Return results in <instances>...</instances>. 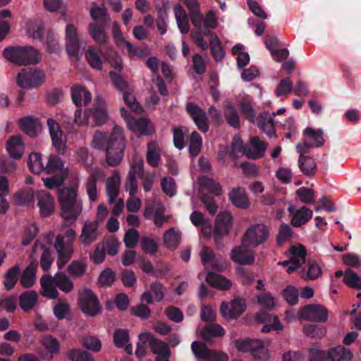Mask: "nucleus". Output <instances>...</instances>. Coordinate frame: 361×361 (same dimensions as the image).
Returning a JSON list of instances; mask_svg holds the SVG:
<instances>
[{"instance_id":"1","label":"nucleus","mask_w":361,"mask_h":361,"mask_svg":"<svg viewBox=\"0 0 361 361\" xmlns=\"http://www.w3.org/2000/svg\"><path fill=\"white\" fill-rule=\"evenodd\" d=\"M94 148L106 152V160L109 166H117L121 161L126 149L123 130L115 126L111 133L96 132L92 140Z\"/></svg>"},{"instance_id":"2","label":"nucleus","mask_w":361,"mask_h":361,"mask_svg":"<svg viewBox=\"0 0 361 361\" xmlns=\"http://www.w3.org/2000/svg\"><path fill=\"white\" fill-rule=\"evenodd\" d=\"M59 202L63 226L68 227L78 219L82 210V202L78 198V186L63 188L59 191Z\"/></svg>"},{"instance_id":"3","label":"nucleus","mask_w":361,"mask_h":361,"mask_svg":"<svg viewBox=\"0 0 361 361\" xmlns=\"http://www.w3.org/2000/svg\"><path fill=\"white\" fill-rule=\"evenodd\" d=\"M3 56L18 66L36 65L42 59L39 51L31 46L8 47L4 49Z\"/></svg>"},{"instance_id":"4","label":"nucleus","mask_w":361,"mask_h":361,"mask_svg":"<svg viewBox=\"0 0 361 361\" xmlns=\"http://www.w3.org/2000/svg\"><path fill=\"white\" fill-rule=\"evenodd\" d=\"M76 238L75 231L70 228L63 235L56 236L54 247L57 252L56 265L59 270L62 269L71 259L73 253V243Z\"/></svg>"},{"instance_id":"5","label":"nucleus","mask_w":361,"mask_h":361,"mask_svg":"<svg viewBox=\"0 0 361 361\" xmlns=\"http://www.w3.org/2000/svg\"><path fill=\"white\" fill-rule=\"evenodd\" d=\"M352 357L350 350L341 345L331 348L329 350L316 348L308 350L309 361H348Z\"/></svg>"},{"instance_id":"6","label":"nucleus","mask_w":361,"mask_h":361,"mask_svg":"<svg viewBox=\"0 0 361 361\" xmlns=\"http://www.w3.org/2000/svg\"><path fill=\"white\" fill-rule=\"evenodd\" d=\"M235 346L240 351L250 352L255 361H267L269 360V351L260 340L249 338L237 340Z\"/></svg>"},{"instance_id":"7","label":"nucleus","mask_w":361,"mask_h":361,"mask_svg":"<svg viewBox=\"0 0 361 361\" xmlns=\"http://www.w3.org/2000/svg\"><path fill=\"white\" fill-rule=\"evenodd\" d=\"M269 236V228L263 224L250 226L244 233L242 243L245 247H257L264 244Z\"/></svg>"},{"instance_id":"8","label":"nucleus","mask_w":361,"mask_h":361,"mask_svg":"<svg viewBox=\"0 0 361 361\" xmlns=\"http://www.w3.org/2000/svg\"><path fill=\"white\" fill-rule=\"evenodd\" d=\"M45 75L41 70L27 68L19 72L17 75V85L22 88H35L43 84Z\"/></svg>"},{"instance_id":"9","label":"nucleus","mask_w":361,"mask_h":361,"mask_svg":"<svg viewBox=\"0 0 361 361\" xmlns=\"http://www.w3.org/2000/svg\"><path fill=\"white\" fill-rule=\"evenodd\" d=\"M78 303L81 311L87 316L94 317L101 312L98 298L90 289L85 288L79 293Z\"/></svg>"},{"instance_id":"10","label":"nucleus","mask_w":361,"mask_h":361,"mask_svg":"<svg viewBox=\"0 0 361 361\" xmlns=\"http://www.w3.org/2000/svg\"><path fill=\"white\" fill-rule=\"evenodd\" d=\"M247 304L244 299L235 298L231 304L222 302L219 311L221 316L226 319H237L245 311Z\"/></svg>"},{"instance_id":"11","label":"nucleus","mask_w":361,"mask_h":361,"mask_svg":"<svg viewBox=\"0 0 361 361\" xmlns=\"http://www.w3.org/2000/svg\"><path fill=\"white\" fill-rule=\"evenodd\" d=\"M186 111L201 132L207 133L209 130V121L204 110L196 104L188 103Z\"/></svg>"},{"instance_id":"12","label":"nucleus","mask_w":361,"mask_h":361,"mask_svg":"<svg viewBox=\"0 0 361 361\" xmlns=\"http://www.w3.org/2000/svg\"><path fill=\"white\" fill-rule=\"evenodd\" d=\"M301 317L303 319L326 322L328 320V310L320 305H308L301 310Z\"/></svg>"},{"instance_id":"13","label":"nucleus","mask_w":361,"mask_h":361,"mask_svg":"<svg viewBox=\"0 0 361 361\" xmlns=\"http://www.w3.org/2000/svg\"><path fill=\"white\" fill-rule=\"evenodd\" d=\"M66 49L69 56L77 58L80 51V44L78 37L77 30L73 24H68L66 27Z\"/></svg>"},{"instance_id":"14","label":"nucleus","mask_w":361,"mask_h":361,"mask_svg":"<svg viewBox=\"0 0 361 361\" xmlns=\"http://www.w3.org/2000/svg\"><path fill=\"white\" fill-rule=\"evenodd\" d=\"M200 257L202 264L209 265L211 269L218 271H223L226 269V264L221 257H216L214 252L209 247L203 245Z\"/></svg>"},{"instance_id":"15","label":"nucleus","mask_w":361,"mask_h":361,"mask_svg":"<svg viewBox=\"0 0 361 361\" xmlns=\"http://www.w3.org/2000/svg\"><path fill=\"white\" fill-rule=\"evenodd\" d=\"M105 178L104 172L99 169H92L89 177L85 183V188L87 195L91 201H95L97 199V181L102 180Z\"/></svg>"},{"instance_id":"16","label":"nucleus","mask_w":361,"mask_h":361,"mask_svg":"<svg viewBox=\"0 0 361 361\" xmlns=\"http://www.w3.org/2000/svg\"><path fill=\"white\" fill-rule=\"evenodd\" d=\"M37 268V260L32 259L23 271L20 278V283L23 288H30L35 284L37 281L36 273Z\"/></svg>"},{"instance_id":"17","label":"nucleus","mask_w":361,"mask_h":361,"mask_svg":"<svg viewBox=\"0 0 361 361\" xmlns=\"http://www.w3.org/2000/svg\"><path fill=\"white\" fill-rule=\"evenodd\" d=\"M230 257L233 262L240 265H251L255 262L253 252L240 246L234 247L231 252Z\"/></svg>"},{"instance_id":"18","label":"nucleus","mask_w":361,"mask_h":361,"mask_svg":"<svg viewBox=\"0 0 361 361\" xmlns=\"http://www.w3.org/2000/svg\"><path fill=\"white\" fill-rule=\"evenodd\" d=\"M128 128L142 135H150L154 133L153 126L145 118H131L128 121Z\"/></svg>"},{"instance_id":"19","label":"nucleus","mask_w":361,"mask_h":361,"mask_svg":"<svg viewBox=\"0 0 361 361\" xmlns=\"http://www.w3.org/2000/svg\"><path fill=\"white\" fill-rule=\"evenodd\" d=\"M228 199L235 207L241 209H246L250 205L247 193L242 188H233L228 194Z\"/></svg>"},{"instance_id":"20","label":"nucleus","mask_w":361,"mask_h":361,"mask_svg":"<svg viewBox=\"0 0 361 361\" xmlns=\"http://www.w3.org/2000/svg\"><path fill=\"white\" fill-rule=\"evenodd\" d=\"M71 98L77 106H85L90 102L92 94L85 87L75 85L71 87Z\"/></svg>"},{"instance_id":"21","label":"nucleus","mask_w":361,"mask_h":361,"mask_svg":"<svg viewBox=\"0 0 361 361\" xmlns=\"http://www.w3.org/2000/svg\"><path fill=\"white\" fill-rule=\"evenodd\" d=\"M42 290L40 294L48 299H56L59 293L57 290L56 285L51 275H44L40 279Z\"/></svg>"},{"instance_id":"22","label":"nucleus","mask_w":361,"mask_h":361,"mask_svg":"<svg viewBox=\"0 0 361 361\" xmlns=\"http://www.w3.org/2000/svg\"><path fill=\"white\" fill-rule=\"evenodd\" d=\"M98 235V223L96 221L85 222L79 240L82 244L89 245L94 242Z\"/></svg>"},{"instance_id":"23","label":"nucleus","mask_w":361,"mask_h":361,"mask_svg":"<svg viewBox=\"0 0 361 361\" xmlns=\"http://www.w3.org/2000/svg\"><path fill=\"white\" fill-rule=\"evenodd\" d=\"M232 225V216L228 212L219 213L215 220L214 233L223 235L228 234Z\"/></svg>"},{"instance_id":"24","label":"nucleus","mask_w":361,"mask_h":361,"mask_svg":"<svg viewBox=\"0 0 361 361\" xmlns=\"http://www.w3.org/2000/svg\"><path fill=\"white\" fill-rule=\"evenodd\" d=\"M47 126L49 128L50 136L51 138L52 144L58 152L63 148L64 142L62 138V131L60 129L58 123L52 119L49 118L47 120Z\"/></svg>"},{"instance_id":"25","label":"nucleus","mask_w":361,"mask_h":361,"mask_svg":"<svg viewBox=\"0 0 361 361\" xmlns=\"http://www.w3.org/2000/svg\"><path fill=\"white\" fill-rule=\"evenodd\" d=\"M6 150L11 157L20 159L24 152V145L20 136H11L6 145Z\"/></svg>"},{"instance_id":"26","label":"nucleus","mask_w":361,"mask_h":361,"mask_svg":"<svg viewBox=\"0 0 361 361\" xmlns=\"http://www.w3.org/2000/svg\"><path fill=\"white\" fill-rule=\"evenodd\" d=\"M85 118L89 123L101 126L107 120V112L102 107L88 109L85 110Z\"/></svg>"},{"instance_id":"27","label":"nucleus","mask_w":361,"mask_h":361,"mask_svg":"<svg viewBox=\"0 0 361 361\" xmlns=\"http://www.w3.org/2000/svg\"><path fill=\"white\" fill-rule=\"evenodd\" d=\"M38 207L41 215L44 217L50 216L54 211V200L49 193H41L38 195Z\"/></svg>"},{"instance_id":"28","label":"nucleus","mask_w":361,"mask_h":361,"mask_svg":"<svg viewBox=\"0 0 361 361\" xmlns=\"http://www.w3.org/2000/svg\"><path fill=\"white\" fill-rule=\"evenodd\" d=\"M121 176L118 171H114L112 176L106 180V192L109 203L115 202L119 191Z\"/></svg>"},{"instance_id":"29","label":"nucleus","mask_w":361,"mask_h":361,"mask_svg":"<svg viewBox=\"0 0 361 361\" xmlns=\"http://www.w3.org/2000/svg\"><path fill=\"white\" fill-rule=\"evenodd\" d=\"M37 302V292L30 290L22 293L19 297V305L25 312L32 310Z\"/></svg>"},{"instance_id":"30","label":"nucleus","mask_w":361,"mask_h":361,"mask_svg":"<svg viewBox=\"0 0 361 361\" xmlns=\"http://www.w3.org/2000/svg\"><path fill=\"white\" fill-rule=\"evenodd\" d=\"M52 278L57 288L65 293H71L74 288L73 282L70 277L62 271L56 272Z\"/></svg>"},{"instance_id":"31","label":"nucleus","mask_w":361,"mask_h":361,"mask_svg":"<svg viewBox=\"0 0 361 361\" xmlns=\"http://www.w3.org/2000/svg\"><path fill=\"white\" fill-rule=\"evenodd\" d=\"M312 211L306 207L296 210L293 214L290 224L294 227H300L312 218Z\"/></svg>"},{"instance_id":"32","label":"nucleus","mask_w":361,"mask_h":361,"mask_svg":"<svg viewBox=\"0 0 361 361\" xmlns=\"http://www.w3.org/2000/svg\"><path fill=\"white\" fill-rule=\"evenodd\" d=\"M20 274L18 264L9 268L4 276V286L7 290H12L18 283Z\"/></svg>"},{"instance_id":"33","label":"nucleus","mask_w":361,"mask_h":361,"mask_svg":"<svg viewBox=\"0 0 361 361\" xmlns=\"http://www.w3.org/2000/svg\"><path fill=\"white\" fill-rule=\"evenodd\" d=\"M109 24L90 23L89 25V31L94 40L101 45L106 44L107 36L105 33V29Z\"/></svg>"},{"instance_id":"34","label":"nucleus","mask_w":361,"mask_h":361,"mask_svg":"<svg viewBox=\"0 0 361 361\" xmlns=\"http://www.w3.org/2000/svg\"><path fill=\"white\" fill-rule=\"evenodd\" d=\"M298 167L301 172L306 176H312L317 172V164L312 157L307 155H301L298 159Z\"/></svg>"},{"instance_id":"35","label":"nucleus","mask_w":361,"mask_h":361,"mask_svg":"<svg viewBox=\"0 0 361 361\" xmlns=\"http://www.w3.org/2000/svg\"><path fill=\"white\" fill-rule=\"evenodd\" d=\"M27 166L31 172L35 174H39L42 172H46V163L44 162L42 155L39 153L32 152L27 160Z\"/></svg>"},{"instance_id":"36","label":"nucleus","mask_w":361,"mask_h":361,"mask_svg":"<svg viewBox=\"0 0 361 361\" xmlns=\"http://www.w3.org/2000/svg\"><path fill=\"white\" fill-rule=\"evenodd\" d=\"M206 281L212 286L221 290H228L231 286V282L228 279L214 272H209Z\"/></svg>"},{"instance_id":"37","label":"nucleus","mask_w":361,"mask_h":361,"mask_svg":"<svg viewBox=\"0 0 361 361\" xmlns=\"http://www.w3.org/2000/svg\"><path fill=\"white\" fill-rule=\"evenodd\" d=\"M20 129L30 137H35L37 135V120L31 116H25L18 121Z\"/></svg>"},{"instance_id":"38","label":"nucleus","mask_w":361,"mask_h":361,"mask_svg":"<svg viewBox=\"0 0 361 361\" xmlns=\"http://www.w3.org/2000/svg\"><path fill=\"white\" fill-rule=\"evenodd\" d=\"M224 117L227 123L231 127L236 129L240 128V116L233 104L227 102L225 104Z\"/></svg>"},{"instance_id":"39","label":"nucleus","mask_w":361,"mask_h":361,"mask_svg":"<svg viewBox=\"0 0 361 361\" xmlns=\"http://www.w3.org/2000/svg\"><path fill=\"white\" fill-rule=\"evenodd\" d=\"M252 147L254 149V152L251 149H248L247 157L252 159H256L262 157L264 155L267 145L261 141L258 137H253L250 140Z\"/></svg>"},{"instance_id":"40","label":"nucleus","mask_w":361,"mask_h":361,"mask_svg":"<svg viewBox=\"0 0 361 361\" xmlns=\"http://www.w3.org/2000/svg\"><path fill=\"white\" fill-rule=\"evenodd\" d=\"M46 159L45 173L63 174V162L59 157L50 155L49 157H46Z\"/></svg>"},{"instance_id":"41","label":"nucleus","mask_w":361,"mask_h":361,"mask_svg":"<svg viewBox=\"0 0 361 361\" xmlns=\"http://www.w3.org/2000/svg\"><path fill=\"white\" fill-rule=\"evenodd\" d=\"M248 149L243 145L240 137L235 135L233 137L229 156L233 159L238 158L243 154H245L247 157Z\"/></svg>"},{"instance_id":"42","label":"nucleus","mask_w":361,"mask_h":361,"mask_svg":"<svg viewBox=\"0 0 361 361\" xmlns=\"http://www.w3.org/2000/svg\"><path fill=\"white\" fill-rule=\"evenodd\" d=\"M181 235L175 228L169 229L164 235V245L170 249H176L180 243Z\"/></svg>"},{"instance_id":"43","label":"nucleus","mask_w":361,"mask_h":361,"mask_svg":"<svg viewBox=\"0 0 361 361\" xmlns=\"http://www.w3.org/2000/svg\"><path fill=\"white\" fill-rule=\"evenodd\" d=\"M146 159L147 163L152 167H157L161 161L159 149L155 142H151L147 145Z\"/></svg>"},{"instance_id":"44","label":"nucleus","mask_w":361,"mask_h":361,"mask_svg":"<svg viewBox=\"0 0 361 361\" xmlns=\"http://www.w3.org/2000/svg\"><path fill=\"white\" fill-rule=\"evenodd\" d=\"M198 183L216 196H219L222 193V188L220 184L208 176H204L199 178Z\"/></svg>"},{"instance_id":"45","label":"nucleus","mask_w":361,"mask_h":361,"mask_svg":"<svg viewBox=\"0 0 361 361\" xmlns=\"http://www.w3.org/2000/svg\"><path fill=\"white\" fill-rule=\"evenodd\" d=\"M202 336L205 341H209L212 338L222 336L225 334L224 328L218 324H213L204 326L202 330Z\"/></svg>"},{"instance_id":"46","label":"nucleus","mask_w":361,"mask_h":361,"mask_svg":"<svg viewBox=\"0 0 361 361\" xmlns=\"http://www.w3.org/2000/svg\"><path fill=\"white\" fill-rule=\"evenodd\" d=\"M90 16L95 21L94 23L109 24L110 18L104 7H99L94 4V6L90 9Z\"/></svg>"},{"instance_id":"47","label":"nucleus","mask_w":361,"mask_h":361,"mask_svg":"<svg viewBox=\"0 0 361 361\" xmlns=\"http://www.w3.org/2000/svg\"><path fill=\"white\" fill-rule=\"evenodd\" d=\"M85 57L92 68L97 71L102 69L103 61L99 53L92 47H88L85 52Z\"/></svg>"},{"instance_id":"48","label":"nucleus","mask_w":361,"mask_h":361,"mask_svg":"<svg viewBox=\"0 0 361 361\" xmlns=\"http://www.w3.org/2000/svg\"><path fill=\"white\" fill-rule=\"evenodd\" d=\"M43 347L53 355H58L60 353V343L58 339L51 335L43 336L42 340Z\"/></svg>"},{"instance_id":"49","label":"nucleus","mask_w":361,"mask_h":361,"mask_svg":"<svg viewBox=\"0 0 361 361\" xmlns=\"http://www.w3.org/2000/svg\"><path fill=\"white\" fill-rule=\"evenodd\" d=\"M303 332L309 337L322 338L325 336L326 330L322 325L313 324L304 325Z\"/></svg>"},{"instance_id":"50","label":"nucleus","mask_w":361,"mask_h":361,"mask_svg":"<svg viewBox=\"0 0 361 361\" xmlns=\"http://www.w3.org/2000/svg\"><path fill=\"white\" fill-rule=\"evenodd\" d=\"M15 204L17 205H28L34 200L32 190H20L13 195Z\"/></svg>"},{"instance_id":"51","label":"nucleus","mask_w":361,"mask_h":361,"mask_svg":"<svg viewBox=\"0 0 361 361\" xmlns=\"http://www.w3.org/2000/svg\"><path fill=\"white\" fill-rule=\"evenodd\" d=\"M304 135L308 137L313 140V147H322L324 143V138L323 137V130L318 129L317 130L312 128H307L304 130Z\"/></svg>"},{"instance_id":"52","label":"nucleus","mask_w":361,"mask_h":361,"mask_svg":"<svg viewBox=\"0 0 361 361\" xmlns=\"http://www.w3.org/2000/svg\"><path fill=\"white\" fill-rule=\"evenodd\" d=\"M202 146V139L197 131H193L190 135L189 153L195 157L198 155Z\"/></svg>"},{"instance_id":"53","label":"nucleus","mask_w":361,"mask_h":361,"mask_svg":"<svg viewBox=\"0 0 361 361\" xmlns=\"http://www.w3.org/2000/svg\"><path fill=\"white\" fill-rule=\"evenodd\" d=\"M343 282L350 288L361 290V276L350 269L345 270Z\"/></svg>"},{"instance_id":"54","label":"nucleus","mask_w":361,"mask_h":361,"mask_svg":"<svg viewBox=\"0 0 361 361\" xmlns=\"http://www.w3.org/2000/svg\"><path fill=\"white\" fill-rule=\"evenodd\" d=\"M295 194L300 200L305 204H312L315 203L314 191L311 188L301 187L295 191Z\"/></svg>"},{"instance_id":"55","label":"nucleus","mask_w":361,"mask_h":361,"mask_svg":"<svg viewBox=\"0 0 361 361\" xmlns=\"http://www.w3.org/2000/svg\"><path fill=\"white\" fill-rule=\"evenodd\" d=\"M210 43L211 54L216 61H221L224 59L225 53L221 46V42L216 35H212Z\"/></svg>"},{"instance_id":"56","label":"nucleus","mask_w":361,"mask_h":361,"mask_svg":"<svg viewBox=\"0 0 361 361\" xmlns=\"http://www.w3.org/2000/svg\"><path fill=\"white\" fill-rule=\"evenodd\" d=\"M150 345L153 353L159 355L158 357H169L171 354L170 350L165 343L159 341H153L150 343Z\"/></svg>"},{"instance_id":"57","label":"nucleus","mask_w":361,"mask_h":361,"mask_svg":"<svg viewBox=\"0 0 361 361\" xmlns=\"http://www.w3.org/2000/svg\"><path fill=\"white\" fill-rule=\"evenodd\" d=\"M115 280L116 274L111 268L104 269L98 278V282L102 286H111Z\"/></svg>"},{"instance_id":"58","label":"nucleus","mask_w":361,"mask_h":361,"mask_svg":"<svg viewBox=\"0 0 361 361\" xmlns=\"http://www.w3.org/2000/svg\"><path fill=\"white\" fill-rule=\"evenodd\" d=\"M140 246L144 252L150 255H155L158 250V245L154 240L147 236L141 237Z\"/></svg>"},{"instance_id":"59","label":"nucleus","mask_w":361,"mask_h":361,"mask_svg":"<svg viewBox=\"0 0 361 361\" xmlns=\"http://www.w3.org/2000/svg\"><path fill=\"white\" fill-rule=\"evenodd\" d=\"M42 249L43 252L40 257L39 264L44 271H48L54 259L49 248L46 247L44 245H42Z\"/></svg>"},{"instance_id":"60","label":"nucleus","mask_w":361,"mask_h":361,"mask_svg":"<svg viewBox=\"0 0 361 361\" xmlns=\"http://www.w3.org/2000/svg\"><path fill=\"white\" fill-rule=\"evenodd\" d=\"M66 179V176L64 174L58 173L51 177L43 178V182L46 188L49 189L58 188L61 186L64 180Z\"/></svg>"},{"instance_id":"61","label":"nucleus","mask_w":361,"mask_h":361,"mask_svg":"<svg viewBox=\"0 0 361 361\" xmlns=\"http://www.w3.org/2000/svg\"><path fill=\"white\" fill-rule=\"evenodd\" d=\"M114 342L117 348H123L129 342L128 331L123 329H118L114 334Z\"/></svg>"},{"instance_id":"62","label":"nucleus","mask_w":361,"mask_h":361,"mask_svg":"<svg viewBox=\"0 0 361 361\" xmlns=\"http://www.w3.org/2000/svg\"><path fill=\"white\" fill-rule=\"evenodd\" d=\"M140 235L138 231L135 228H131L126 233L123 242L127 248H134L137 244Z\"/></svg>"},{"instance_id":"63","label":"nucleus","mask_w":361,"mask_h":361,"mask_svg":"<svg viewBox=\"0 0 361 361\" xmlns=\"http://www.w3.org/2000/svg\"><path fill=\"white\" fill-rule=\"evenodd\" d=\"M298 290L293 286H288L283 290V296L290 305H295L298 302Z\"/></svg>"},{"instance_id":"64","label":"nucleus","mask_w":361,"mask_h":361,"mask_svg":"<svg viewBox=\"0 0 361 361\" xmlns=\"http://www.w3.org/2000/svg\"><path fill=\"white\" fill-rule=\"evenodd\" d=\"M307 271L304 275L302 278L305 279H315L319 277L322 274L321 268L319 265L313 260H308L307 264Z\"/></svg>"}]
</instances>
